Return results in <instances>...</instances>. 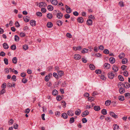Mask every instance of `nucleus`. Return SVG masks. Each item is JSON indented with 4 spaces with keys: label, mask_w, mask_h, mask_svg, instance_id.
<instances>
[{
    "label": "nucleus",
    "mask_w": 130,
    "mask_h": 130,
    "mask_svg": "<svg viewBox=\"0 0 130 130\" xmlns=\"http://www.w3.org/2000/svg\"><path fill=\"white\" fill-rule=\"evenodd\" d=\"M114 72L113 71H111L108 74V78L110 79H113L115 76V74L116 73L114 74Z\"/></svg>",
    "instance_id": "f257e3e1"
},
{
    "label": "nucleus",
    "mask_w": 130,
    "mask_h": 130,
    "mask_svg": "<svg viewBox=\"0 0 130 130\" xmlns=\"http://www.w3.org/2000/svg\"><path fill=\"white\" fill-rule=\"evenodd\" d=\"M109 114L110 116L115 119H116L118 117L117 115H116L115 113L112 111H110Z\"/></svg>",
    "instance_id": "f03ea898"
},
{
    "label": "nucleus",
    "mask_w": 130,
    "mask_h": 130,
    "mask_svg": "<svg viewBox=\"0 0 130 130\" xmlns=\"http://www.w3.org/2000/svg\"><path fill=\"white\" fill-rule=\"evenodd\" d=\"M81 57V56L79 54H75L74 55V58L76 60H79Z\"/></svg>",
    "instance_id": "7ed1b4c3"
},
{
    "label": "nucleus",
    "mask_w": 130,
    "mask_h": 130,
    "mask_svg": "<svg viewBox=\"0 0 130 130\" xmlns=\"http://www.w3.org/2000/svg\"><path fill=\"white\" fill-rule=\"evenodd\" d=\"M65 8L66 9V12L68 13H71L72 11V10L70 8L68 7V6L66 5L65 6Z\"/></svg>",
    "instance_id": "20e7f679"
},
{
    "label": "nucleus",
    "mask_w": 130,
    "mask_h": 130,
    "mask_svg": "<svg viewBox=\"0 0 130 130\" xmlns=\"http://www.w3.org/2000/svg\"><path fill=\"white\" fill-rule=\"evenodd\" d=\"M89 113V112L88 111L86 110L83 112L82 114V117H85L88 115Z\"/></svg>",
    "instance_id": "39448f33"
},
{
    "label": "nucleus",
    "mask_w": 130,
    "mask_h": 130,
    "mask_svg": "<svg viewBox=\"0 0 130 130\" xmlns=\"http://www.w3.org/2000/svg\"><path fill=\"white\" fill-rule=\"evenodd\" d=\"M112 69L113 70V72L115 73L118 70V68L116 66H113L112 67Z\"/></svg>",
    "instance_id": "423d86ee"
},
{
    "label": "nucleus",
    "mask_w": 130,
    "mask_h": 130,
    "mask_svg": "<svg viewBox=\"0 0 130 130\" xmlns=\"http://www.w3.org/2000/svg\"><path fill=\"white\" fill-rule=\"evenodd\" d=\"M47 6L46 4L44 2H40L39 4V7H40L43 6L44 7H45Z\"/></svg>",
    "instance_id": "0eeeda50"
},
{
    "label": "nucleus",
    "mask_w": 130,
    "mask_h": 130,
    "mask_svg": "<svg viewBox=\"0 0 130 130\" xmlns=\"http://www.w3.org/2000/svg\"><path fill=\"white\" fill-rule=\"evenodd\" d=\"M103 67L106 69H108L110 68V65L108 63H105L104 64Z\"/></svg>",
    "instance_id": "6e6552de"
},
{
    "label": "nucleus",
    "mask_w": 130,
    "mask_h": 130,
    "mask_svg": "<svg viewBox=\"0 0 130 130\" xmlns=\"http://www.w3.org/2000/svg\"><path fill=\"white\" fill-rule=\"evenodd\" d=\"M77 21L80 23H82L84 21V19L82 17H79L77 18Z\"/></svg>",
    "instance_id": "1a4fd4ad"
},
{
    "label": "nucleus",
    "mask_w": 130,
    "mask_h": 130,
    "mask_svg": "<svg viewBox=\"0 0 130 130\" xmlns=\"http://www.w3.org/2000/svg\"><path fill=\"white\" fill-rule=\"evenodd\" d=\"M58 12H59V11H58ZM63 16V15L61 12H59V13H57V17L59 19H61Z\"/></svg>",
    "instance_id": "9d476101"
},
{
    "label": "nucleus",
    "mask_w": 130,
    "mask_h": 130,
    "mask_svg": "<svg viewBox=\"0 0 130 130\" xmlns=\"http://www.w3.org/2000/svg\"><path fill=\"white\" fill-rule=\"evenodd\" d=\"M123 86L126 88H128L130 87V85L127 82L125 83L123 85Z\"/></svg>",
    "instance_id": "9b49d317"
},
{
    "label": "nucleus",
    "mask_w": 130,
    "mask_h": 130,
    "mask_svg": "<svg viewBox=\"0 0 130 130\" xmlns=\"http://www.w3.org/2000/svg\"><path fill=\"white\" fill-rule=\"evenodd\" d=\"M92 21L90 19H88L87 21V24L88 25H91L92 24Z\"/></svg>",
    "instance_id": "f8f14e48"
},
{
    "label": "nucleus",
    "mask_w": 130,
    "mask_h": 130,
    "mask_svg": "<svg viewBox=\"0 0 130 130\" xmlns=\"http://www.w3.org/2000/svg\"><path fill=\"white\" fill-rule=\"evenodd\" d=\"M109 61L111 63H114L115 61V58L113 57H111L109 59Z\"/></svg>",
    "instance_id": "ddd939ff"
},
{
    "label": "nucleus",
    "mask_w": 130,
    "mask_h": 130,
    "mask_svg": "<svg viewBox=\"0 0 130 130\" xmlns=\"http://www.w3.org/2000/svg\"><path fill=\"white\" fill-rule=\"evenodd\" d=\"M30 24L32 26H35L36 25V21L34 20H31L30 22Z\"/></svg>",
    "instance_id": "4468645a"
},
{
    "label": "nucleus",
    "mask_w": 130,
    "mask_h": 130,
    "mask_svg": "<svg viewBox=\"0 0 130 130\" xmlns=\"http://www.w3.org/2000/svg\"><path fill=\"white\" fill-rule=\"evenodd\" d=\"M119 92L120 94L124 93L125 92L124 89L122 87L120 88L119 89Z\"/></svg>",
    "instance_id": "2eb2a0df"
},
{
    "label": "nucleus",
    "mask_w": 130,
    "mask_h": 130,
    "mask_svg": "<svg viewBox=\"0 0 130 130\" xmlns=\"http://www.w3.org/2000/svg\"><path fill=\"white\" fill-rule=\"evenodd\" d=\"M3 46L4 48L5 49H7L9 47V46L7 43H4L3 44Z\"/></svg>",
    "instance_id": "dca6fc26"
},
{
    "label": "nucleus",
    "mask_w": 130,
    "mask_h": 130,
    "mask_svg": "<svg viewBox=\"0 0 130 130\" xmlns=\"http://www.w3.org/2000/svg\"><path fill=\"white\" fill-rule=\"evenodd\" d=\"M51 2L52 4L55 5H57L58 3L57 0H51Z\"/></svg>",
    "instance_id": "f3484780"
},
{
    "label": "nucleus",
    "mask_w": 130,
    "mask_h": 130,
    "mask_svg": "<svg viewBox=\"0 0 130 130\" xmlns=\"http://www.w3.org/2000/svg\"><path fill=\"white\" fill-rule=\"evenodd\" d=\"M81 110L80 109H78L75 112V115H76L79 116L81 113Z\"/></svg>",
    "instance_id": "a211bd4d"
},
{
    "label": "nucleus",
    "mask_w": 130,
    "mask_h": 130,
    "mask_svg": "<svg viewBox=\"0 0 130 130\" xmlns=\"http://www.w3.org/2000/svg\"><path fill=\"white\" fill-rule=\"evenodd\" d=\"M53 26V24L51 22H48L47 24V27L49 28L52 27Z\"/></svg>",
    "instance_id": "6ab92c4d"
},
{
    "label": "nucleus",
    "mask_w": 130,
    "mask_h": 130,
    "mask_svg": "<svg viewBox=\"0 0 130 130\" xmlns=\"http://www.w3.org/2000/svg\"><path fill=\"white\" fill-rule=\"evenodd\" d=\"M58 72L59 76H60V77L63 75V72L62 71H59Z\"/></svg>",
    "instance_id": "aec40b11"
},
{
    "label": "nucleus",
    "mask_w": 130,
    "mask_h": 130,
    "mask_svg": "<svg viewBox=\"0 0 130 130\" xmlns=\"http://www.w3.org/2000/svg\"><path fill=\"white\" fill-rule=\"evenodd\" d=\"M111 103V101L109 100H108L105 101V105H106V106H108L110 105Z\"/></svg>",
    "instance_id": "412c9836"
},
{
    "label": "nucleus",
    "mask_w": 130,
    "mask_h": 130,
    "mask_svg": "<svg viewBox=\"0 0 130 130\" xmlns=\"http://www.w3.org/2000/svg\"><path fill=\"white\" fill-rule=\"evenodd\" d=\"M62 117L64 119H66L68 118V116L65 113H63L61 115Z\"/></svg>",
    "instance_id": "4be33fe9"
},
{
    "label": "nucleus",
    "mask_w": 130,
    "mask_h": 130,
    "mask_svg": "<svg viewBox=\"0 0 130 130\" xmlns=\"http://www.w3.org/2000/svg\"><path fill=\"white\" fill-rule=\"evenodd\" d=\"M56 23L58 26H60L62 25L63 22L61 21L58 20L57 21Z\"/></svg>",
    "instance_id": "5701e85b"
},
{
    "label": "nucleus",
    "mask_w": 130,
    "mask_h": 130,
    "mask_svg": "<svg viewBox=\"0 0 130 130\" xmlns=\"http://www.w3.org/2000/svg\"><path fill=\"white\" fill-rule=\"evenodd\" d=\"M94 109L95 110L98 111L100 110V108L99 106H94Z\"/></svg>",
    "instance_id": "b1692460"
},
{
    "label": "nucleus",
    "mask_w": 130,
    "mask_h": 130,
    "mask_svg": "<svg viewBox=\"0 0 130 130\" xmlns=\"http://www.w3.org/2000/svg\"><path fill=\"white\" fill-rule=\"evenodd\" d=\"M90 69L92 70H93L95 69V66L92 64H90L89 66Z\"/></svg>",
    "instance_id": "393cba45"
},
{
    "label": "nucleus",
    "mask_w": 130,
    "mask_h": 130,
    "mask_svg": "<svg viewBox=\"0 0 130 130\" xmlns=\"http://www.w3.org/2000/svg\"><path fill=\"white\" fill-rule=\"evenodd\" d=\"M92 105H87L86 106V109H89L90 108H91L94 105V104L93 103H92Z\"/></svg>",
    "instance_id": "a878e982"
},
{
    "label": "nucleus",
    "mask_w": 130,
    "mask_h": 130,
    "mask_svg": "<svg viewBox=\"0 0 130 130\" xmlns=\"http://www.w3.org/2000/svg\"><path fill=\"white\" fill-rule=\"evenodd\" d=\"M52 94L54 95H56L58 94V92L56 90H54L52 92Z\"/></svg>",
    "instance_id": "bb28decb"
},
{
    "label": "nucleus",
    "mask_w": 130,
    "mask_h": 130,
    "mask_svg": "<svg viewBox=\"0 0 130 130\" xmlns=\"http://www.w3.org/2000/svg\"><path fill=\"white\" fill-rule=\"evenodd\" d=\"M47 9L48 10L52 11L53 10V7L51 5H49L47 6Z\"/></svg>",
    "instance_id": "cd10ccee"
},
{
    "label": "nucleus",
    "mask_w": 130,
    "mask_h": 130,
    "mask_svg": "<svg viewBox=\"0 0 130 130\" xmlns=\"http://www.w3.org/2000/svg\"><path fill=\"white\" fill-rule=\"evenodd\" d=\"M12 61L14 64H16L17 62V58L16 57H13L12 59Z\"/></svg>",
    "instance_id": "c85d7f7f"
},
{
    "label": "nucleus",
    "mask_w": 130,
    "mask_h": 130,
    "mask_svg": "<svg viewBox=\"0 0 130 130\" xmlns=\"http://www.w3.org/2000/svg\"><path fill=\"white\" fill-rule=\"evenodd\" d=\"M125 56V54L124 53H120L119 55V57L120 59H121Z\"/></svg>",
    "instance_id": "c756f323"
},
{
    "label": "nucleus",
    "mask_w": 130,
    "mask_h": 130,
    "mask_svg": "<svg viewBox=\"0 0 130 130\" xmlns=\"http://www.w3.org/2000/svg\"><path fill=\"white\" fill-rule=\"evenodd\" d=\"M127 60L126 58H124L122 60V63L123 64H126L127 62Z\"/></svg>",
    "instance_id": "7c9ffc66"
},
{
    "label": "nucleus",
    "mask_w": 130,
    "mask_h": 130,
    "mask_svg": "<svg viewBox=\"0 0 130 130\" xmlns=\"http://www.w3.org/2000/svg\"><path fill=\"white\" fill-rule=\"evenodd\" d=\"M47 18L49 19H52L53 17V16L52 14L48 13L47 15Z\"/></svg>",
    "instance_id": "2f4dec72"
},
{
    "label": "nucleus",
    "mask_w": 130,
    "mask_h": 130,
    "mask_svg": "<svg viewBox=\"0 0 130 130\" xmlns=\"http://www.w3.org/2000/svg\"><path fill=\"white\" fill-rule=\"evenodd\" d=\"M118 99L120 101H123L124 100V97L123 96H119L118 97Z\"/></svg>",
    "instance_id": "473e14b6"
},
{
    "label": "nucleus",
    "mask_w": 130,
    "mask_h": 130,
    "mask_svg": "<svg viewBox=\"0 0 130 130\" xmlns=\"http://www.w3.org/2000/svg\"><path fill=\"white\" fill-rule=\"evenodd\" d=\"M118 78L119 80L121 81H123L124 80V78L123 76L120 75H119L118 76Z\"/></svg>",
    "instance_id": "72a5a7b5"
},
{
    "label": "nucleus",
    "mask_w": 130,
    "mask_h": 130,
    "mask_svg": "<svg viewBox=\"0 0 130 130\" xmlns=\"http://www.w3.org/2000/svg\"><path fill=\"white\" fill-rule=\"evenodd\" d=\"M10 48L11 49L13 50H14L16 49V46L15 44H13L11 45Z\"/></svg>",
    "instance_id": "f704fd0d"
},
{
    "label": "nucleus",
    "mask_w": 130,
    "mask_h": 130,
    "mask_svg": "<svg viewBox=\"0 0 130 130\" xmlns=\"http://www.w3.org/2000/svg\"><path fill=\"white\" fill-rule=\"evenodd\" d=\"M67 114L69 116H71L74 115V114L72 113L71 111H68L67 112Z\"/></svg>",
    "instance_id": "c9c22d12"
},
{
    "label": "nucleus",
    "mask_w": 130,
    "mask_h": 130,
    "mask_svg": "<svg viewBox=\"0 0 130 130\" xmlns=\"http://www.w3.org/2000/svg\"><path fill=\"white\" fill-rule=\"evenodd\" d=\"M6 84L5 83H4L2 85L1 88L2 89L5 90V89L6 87Z\"/></svg>",
    "instance_id": "e433bc0d"
},
{
    "label": "nucleus",
    "mask_w": 130,
    "mask_h": 130,
    "mask_svg": "<svg viewBox=\"0 0 130 130\" xmlns=\"http://www.w3.org/2000/svg\"><path fill=\"white\" fill-rule=\"evenodd\" d=\"M102 113L104 115H106L107 114V111L105 109H103L101 111Z\"/></svg>",
    "instance_id": "4c0bfd02"
},
{
    "label": "nucleus",
    "mask_w": 130,
    "mask_h": 130,
    "mask_svg": "<svg viewBox=\"0 0 130 130\" xmlns=\"http://www.w3.org/2000/svg\"><path fill=\"white\" fill-rule=\"evenodd\" d=\"M88 50L87 49L84 48L82 51L81 52L83 53H85L88 52Z\"/></svg>",
    "instance_id": "58836bf2"
},
{
    "label": "nucleus",
    "mask_w": 130,
    "mask_h": 130,
    "mask_svg": "<svg viewBox=\"0 0 130 130\" xmlns=\"http://www.w3.org/2000/svg\"><path fill=\"white\" fill-rule=\"evenodd\" d=\"M127 68V66L124 65H122L121 67V69L123 71L125 70Z\"/></svg>",
    "instance_id": "ea45409f"
},
{
    "label": "nucleus",
    "mask_w": 130,
    "mask_h": 130,
    "mask_svg": "<svg viewBox=\"0 0 130 130\" xmlns=\"http://www.w3.org/2000/svg\"><path fill=\"white\" fill-rule=\"evenodd\" d=\"M19 39V36L17 35H15L14 36V40L16 41H18Z\"/></svg>",
    "instance_id": "a19ab883"
},
{
    "label": "nucleus",
    "mask_w": 130,
    "mask_h": 130,
    "mask_svg": "<svg viewBox=\"0 0 130 130\" xmlns=\"http://www.w3.org/2000/svg\"><path fill=\"white\" fill-rule=\"evenodd\" d=\"M74 117H72L70 118L69 122L70 123H72L74 122Z\"/></svg>",
    "instance_id": "79ce46f5"
},
{
    "label": "nucleus",
    "mask_w": 130,
    "mask_h": 130,
    "mask_svg": "<svg viewBox=\"0 0 130 130\" xmlns=\"http://www.w3.org/2000/svg\"><path fill=\"white\" fill-rule=\"evenodd\" d=\"M123 74L126 77L128 76V72L127 71H125L123 72Z\"/></svg>",
    "instance_id": "37998d69"
},
{
    "label": "nucleus",
    "mask_w": 130,
    "mask_h": 130,
    "mask_svg": "<svg viewBox=\"0 0 130 130\" xmlns=\"http://www.w3.org/2000/svg\"><path fill=\"white\" fill-rule=\"evenodd\" d=\"M4 63L6 65H7L8 64V60L6 58H4Z\"/></svg>",
    "instance_id": "c03bdc74"
},
{
    "label": "nucleus",
    "mask_w": 130,
    "mask_h": 130,
    "mask_svg": "<svg viewBox=\"0 0 130 130\" xmlns=\"http://www.w3.org/2000/svg\"><path fill=\"white\" fill-rule=\"evenodd\" d=\"M113 126H114V128L113 129L115 130H116L117 129L119 128V126L117 124H115L113 125Z\"/></svg>",
    "instance_id": "a18cd8bd"
},
{
    "label": "nucleus",
    "mask_w": 130,
    "mask_h": 130,
    "mask_svg": "<svg viewBox=\"0 0 130 130\" xmlns=\"http://www.w3.org/2000/svg\"><path fill=\"white\" fill-rule=\"evenodd\" d=\"M36 15L39 16L40 17H41L42 15V13L40 12H38L36 13Z\"/></svg>",
    "instance_id": "49530a36"
},
{
    "label": "nucleus",
    "mask_w": 130,
    "mask_h": 130,
    "mask_svg": "<svg viewBox=\"0 0 130 130\" xmlns=\"http://www.w3.org/2000/svg\"><path fill=\"white\" fill-rule=\"evenodd\" d=\"M27 16H25L24 17V21L26 22H28L29 21V19L27 18Z\"/></svg>",
    "instance_id": "de8ad7c7"
},
{
    "label": "nucleus",
    "mask_w": 130,
    "mask_h": 130,
    "mask_svg": "<svg viewBox=\"0 0 130 130\" xmlns=\"http://www.w3.org/2000/svg\"><path fill=\"white\" fill-rule=\"evenodd\" d=\"M56 99L58 101H60L61 99V97L60 96L58 95L56 97Z\"/></svg>",
    "instance_id": "09e8293b"
},
{
    "label": "nucleus",
    "mask_w": 130,
    "mask_h": 130,
    "mask_svg": "<svg viewBox=\"0 0 130 130\" xmlns=\"http://www.w3.org/2000/svg\"><path fill=\"white\" fill-rule=\"evenodd\" d=\"M103 52L105 54H108L109 53V51L107 49H105L104 50Z\"/></svg>",
    "instance_id": "8fccbe9b"
},
{
    "label": "nucleus",
    "mask_w": 130,
    "mask_h": 130,
    "mask_svg": "<svg viewBox=\"0 0 130 130\" xmlns=\"http://www.w3.org/2000/svg\"><path fill=\"white\" fill-rule=\"evenodd\" d=\"M95 72L96 74H99L101 73V71L100 70H97L95 71Z\"/></svg>",
    "instance_id": "3c124183"
},
{
    "label": "nucleus",
    "mask_w": 130,
    "mask_h": 130,
    "mask_svg": "<svg viewBox=\"0 0 130 130\" xmlns=\"http://www.w3.org/2000/svg\"><path fill=\"white\" fill-rule=\"evenodd\" d=\"M94 99L92 97H89L88 98V101L91 102L92 101H93Z\"/></svg>",
    "instance_id": "603ef678"
},
{
    "label": "nucleus",
    "mask_w": 130,
    "mask_h": 130,
    "mask_svg": "<svg viewBox=\"0 0 130 130\" xmlns=\"http://www.w3.org/2000/svg\"><path fill=\"white\" fill-rule=\"evenodd\" d=\"M6 92V90H3L2 89L1 90L0 93V95H3L4 93H5Z\"/></svg>",
    "instance_id": "864d4df0"
},
{
    "label": "nucleus",
    "mask_w": 130,
    "mask_h": 130,
    "mask_svg": "<svg viewBox=\"0 0 130 130\" xmlns=\"http://www.w3.org/2000/svg\"><path fill=\"white\" fill-rule=\"evenodd\" d=\"M119 5L121 7H123L124 6V5L122 1H120L119 3Z\"/></svg>",
    "instance_id": "5fc2aeb1"
},
{
    "label": "nucleus",
    "mask_w": 130,
    "mask_h": 130,
    "mask_svg": "<svg viewBox=\"0 0 130 130\" xmlns=\"http://www.w3.org/2000/svg\"><path fill=\"white\" fill-rule=\"evenodd\" d=\"M99 49L102 51L104 49V47L102 45H100L99 47Z\"/></svg>",
    "instance_id": "6e6d98bb"
},
{
    "label": "nucleus",
    "mask_w": 130,
    "mask_h": 130,
    "mask_svg": "<svg viewBox=\"0 0 130 130\" xmlns=\"http://www.w3.org/2000/svg\"><path fill=\"white\" fill-rule=\"evenodd\" d=\"M82 121L83 123H85L87 122V120L85 118H84L82 119Z\"/></svg>",
    "instance_id": "4d7b16f0"
},
{
    "label": "nucleus",
    "mask_w": 130,
    "mask_h": 130,
    "mask_svg": "<svg viewBox=\"0 0 130 130\" xmlns=\"http://www.w3.org/2000/svg\"><path fill=\"white\" fill-rule=\"evenodd\" d=\"M41 11L43 13H45L46 12V9L45 8H42L41 9Z\"/></svg>",
    "instance_id": "13d9d810"
},
{
    "label": "nucleus",
    "mask_w": 130,
    "mask_h": 130,
    "mask_svg": "<svg viewBox=\"0 0 130 130\" xmlns=\"http://www.w3.org/2000/svg\"><path fill=\"white\" fill-rule=\"evenodd\" d=\"M53 76L55 77V78L56 79H58V76L57 74L56 73H54L53 74Z\"/></svg>",
    "instance_id": "bf43d9fd"
},
{
    "label": "nucleus",
    "mask_w": 130,
    "mask_h": 130,
    "mask_svg": "<svg viewBox=\"0 0 130 130\" xmlns=\"http://www.w3.org/2000/svg\"><path fill=\"white\" fill-rule=\"evenodd\" d=\"M23 47L24 50H26L28 48V46L26 45H23Z\"/></svg>",
    "instance_id": "052dcab7"
},
{
    "label": "nucleus",
    "mask_w": 130,
    "mask_h": 130,
    "mask_svg": "<svg viewBox=\"0 0 130 130\" xmlns=\"http://www.w3.org/2000/svg\"><path fill=\"white\" fill-rule=\"evenodd\" d=\"M18 127V125L17 124L14 123L13 125V127L15 129H17Z\"/></svg>",
    "instance_id": "680f3d73"
},
{
    "label": "nucleus",
    "mask_w": 130,
    "mask_h": 130,
    "mask_svg": "<svg viewBox=\"0 0 130 130\" xmlns=\"http://www.w3.org/2000/svg\"><path fill=\"white\" fill-rule=\"evenodd\" d=\"M73 14L75 16H77L79 15V13L77 11H75L73 12Z\"/></svg>",
    "instance_id": "e2e57ef3"
},
{
    "label": "nucleus",
    "mask_w": 130,
    "mask_h": 130,
    "mask_svg": "<svg viewBox=\"0 0 130 130\" xmlns=\"http://www.w3.org/2000/svg\"><path fill=\"white\" fill-rule=\"evenodd\" d=\"M8 122L9 125H12L13 123V121L12 119H11Z\"/></svg>",
    "instance_id": "0e129e2a"
},
{
    "label": "nucleus",
    "mask_w": 130,
    "mask_h": 130,
    "mask_svg": "<svg viewBox=\"0 0 130 130\" xmlns=\"http://www.w3.org/2000/svg\"><path fill=\"white\" fill-rule=\"evenodd\" d=\"M15 25L17 27H18L20 26V25L18 21H16L15 22Z\"/></svg>",
    "instance_id": "69168bd1"
},
{
    "label": "nucleus",
    "mask_w": 130,
    "mask_h": 130,
    "mask_svg": "<svg viewBox=\"0 0 130 130\" xmlns=\"http://www.w3.org/2000/svg\"><path fill=\"white\" fill-rule=\"evenodd\" d=\"M123 84L122 83L120 82L118 83V86L119 87L120 86L122 87L123 86Z\"/></svg>",
    "instance_id": "338daca9"
},
{
    "label": "nucleus",
    "mask_w": 130,
    "mask_h": 130,
    "mask_svg": "<svg viewBox=\"0 0 130 130\" xmlns=\"http://www.w3.org/2000/svg\"><path fill=\"white\" fill-rule=\"evenodd\" d=\"M5 55V54L4 52L3 51L1 52L0 53V55L1 56L3 57Z\"/></svg>",
    "instance_id": "774afa93"
}]
</instances>
